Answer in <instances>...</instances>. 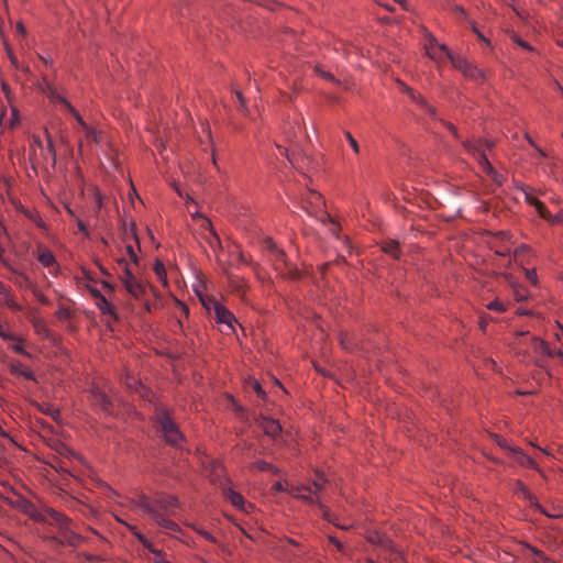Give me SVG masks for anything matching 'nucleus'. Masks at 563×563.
I'll return each instance as SVG.
<instances>
[{
  "label": "nucleus",
  "instance_id": "57",
  "mask_svg": "<svg viewBox=\"0 0 563 563\" xmlns=\"http://www.w3.org/2000/svg\"><path fill=\"white\" fill-rule=\"evenodd\" d=\"M77 225H78V229L84 232V233H88V229L86 227V224L81 221V220H77Z\"/></svg>",
  "mask_w": 563,
  "mask_h": 563
},
{
  "label": "nucleus",
  "instance_id": "10",
  "mask_svg": "<svg viewBox=\"0 0 563 563\" xmlns=\"http://www.w3.org/2000/svg\"><path fill=\"white\" fill-rule=\"evenodd\" d=\"M427 54L432 59H438L441 57V54L445 55L449 58V55H453L449 48L444 44H439L435 37L431 34L428 35V41L426 43Z\"/></svg>",
  "mask_w": 563,
  "mask_h": 563
},
{
  "label": "nucleus",
  "instance_id": "30",
  "mask_svg": "<svg viewBox=\"0 0 563 563\" xmlns=\"http://www.w3.org/2000/svg\"><path fill=\"white\" fill-rule=\"evenodd\" d=\"M518 486H519V490H521L523 493L525 497L531 503V505H533L538 509L542 510L541 506L538 504L536 498L528 492L526 486L520 482L518 483Z\"/></svg>",
  "mask_w": 563,
  "mask_h": 563
},
{
  "label": "nucleus",
  "instance_id": "34",
  "mask_svg": "<svg viewBox=\"0 0 563 563\" xmlns=\"http://www.w3.org/2000/svg\"><path fill=\"white\" fill-rule=\"evenodd\" d=\"M344 135H345L349 144L351 145L353 152L355 154H360V145H358L357 141L353 137V135L347 131L344 133Z\"/></svg>",
  "mask_w": 563,
  "mask_h": 563
},
{
  "label": "nucleus",
  "instance_id": "60",
  "mask_svg": "<svg viewBox=\"0 0 563 563\" xmlns=\"http://www.w3.org/2000/svg\"><path fill=\"white\" fill-rule=\"evenodd\" d=\"M33 145H36L37 147L43 150V144H42V141H41V139L38 136H34L33 137Z\"/></svg>",
  "mask_w": 563,
  "mask_h": 563
},
{
  "label": "nucleus",
  "instance_id": "9",
  "mask_svg": "<svg viewBox=\"0 0 563 563\" xmlns=\"http://www.w3.org/2000/svg\"><path fill=\"white\" fill-rule=\"evenodd\" d=\"M3 264L8 268V271L11 273L10 276H8V279L10 282H12L18 288H20V289L32 288V282L27 275H25L23 272L18 271L14 267H12L7 261H3Z\"/></svg>",
  "mask_w": 563,
  "mask_h": 563
},
{
  "label": "nucleus",
  "instance_id": "54",
  "mask_svg": "<svg viewBox=\"0 0 563 563\" xmlns=\"http://www.w3.org/2000/svg\"><path fill=\"white\" fill-rule=\"evenodd\" d=\"M329 540H330V542H331L333 545H335V547H336V549H338L339 551H342L343 545H342V543H341L336 538H334V537H330V538H329Z\"/></svg>",
  "mask_w": 563,
  "mask_h": 563
},
{
  "label": "nucleus",
  "instance_id": "21",
  "mask_svg": "<svg viewBox=\"0 0 563 563\" xmlns=\"http://www.w3.org/2000/svg\"><path fill=\"white\" fill-rule=\"evenodd\" d=\"M263 431L271 438H276L282 432V427L274 419H264L262 423Z\"/></svg>",
  "mask_w": 563,
  "mask_h": 563
},
{
  "label": "nucleus",
  "instance_id": "32",
  "mask_svg": "<svg viewBox=\"0 0 563 563\" xmlns=\"http://www.w3.org/2000/svg\"><path fill=\"white\" fill-rule=\"evenodd\" d=\"M514 296L517 301H526L529 294L523 287L519 286L514 289Z\"/></svg>",
  "mask_w": 563,
  "mask_h": 563
},
{
  "label": "nucleus",
  "instance_id": "43",
  "mask_svg": "<svg viewBox=\"0 0 563 563\" xmlns=\"http://www.w3.org/2000/svg\"><path fill=\"white\" fill-rule=\"evenodd\" d=\"M272 489H273L274 492H276V493H278V492H287V493H289V490H290V486H285L283 483H280V482H276V483L273 485Z\"/></svg>",
  "mask_w": 563,
  "mask_h": 563
},
{
  "label": "nucleus",
  "instance_id": "6",
  "mask_svg": "<svg viewBox=\"0 0 563 563\" xmlns=\"http://www.w3.org/2000/svg\"><path fill=\"white\" fill-rule=\"evenodd\" d=\"M449 59L452 66L460 70L465 78L476 82H484L486 80L485 71L466 58L459 55H449Z\"/></svg>",
  "mask_w": 563,
  "mask_h": 563
},
{
  "label": "nucleus",
  "instance_id": "4",
  "mask_svg": "<svg viewBox=\"0 0 563 563\" xmlns=\"http://www.w3.org/2000/svg\"><path fill=\"white\" fill-rule=\"evenodd\" d=\"M302 209L312 217L318 218L320 221H329L332 224V231L336 230V224L331 220L330 216L322 211L324 200L322 196L316 190H308L301 197Z\"/></svg>",
  "mask_w": 563,
  "mask_h": 563
},
{
  "label": "nucleus",
  "instance_id": "50",
  "mask_svg": "<svg viewBox=\"0 0 563 563\" xmlns=\"http://www.w3.org/2000/svg\"><path fill=\"white\" fill-rule=\"evenodd\" d=\"M496 442H497V444H498L500 448H503V449L507 450V451L510 453V448H512V446H511V445H509V444L507 443V441H506V440H504V439H501V438H498V437H497V438H496Z\"/></svg>",
  "mask_w": 563,
  "mask_h": 563
},
{
  "label": "nucleus",
  "instance_id": "42",
  "mask_svg": "<svg viewBox=\"0 0 563 563\" xmlns=\"http://www.w3.org/2000/svg\"><path fill=\"white\" fill-rule=\"evenodd\" d=\"M251 386H252L253 390L257 394V396H260V397L265 396V391L263 390L262 386L260 385V383L257 380H253L251 383Z\"/></svg>",
  "mask_w": 563,
  "mask_h": 563
},
{
  "label": "nucleus",
  "instance_id": "46",
  "mask_svg": "<svg viewBox=\"0 0 563 563\" xmlns=\"http://www.w3.org/2000/svg\"><path fill=\"white\" fill-rule=\"evenodd\" d=\"M200 300H201V302H202L203 307H205L207 310H209V311L213 310V307H212L211 301H218L217 299L211 298V297L200 298Z\"/></svg>",
  "mask_w": 563,
  "mask_h": 563
},
{
  "label": "nucleus",
  "instance_id": "62",
  "mask_svg": "<svg viewBox=\"0 0 563 563\" xmlns=\"http://www.w3.org/2000/svg\"><path fill=\"white\" fill-rule=\"evenodd\" d=\"M454 10H455L456 12L461 13L462 15H465V14H466L465 10H464L462 7H460V5H456V7L454 8Z\"/></svg>",
  "mask_w": 563,
  "mask_h": 563
},
{
  "label": "nucleus",
  "instance_id": "56",
  "mask_svg": "<svg viewBox=\"0 0 563 563\" xmlns=\"http://www.w3.org/2000/svg\"><path fill=\"white\" fill-rule=\"evenodd\" d=\"M16 32H18L19 34H21V35H25V34H26L25 26H24L21 22H19V23L16 24Z\"/></svg>",
  "mask_w": 563,
  "mask_h": 563
},
{
  "label": "nucleus",
  "instance_id": "15",
  "mask_svg": "<svg viewBox=\"0 0 563 563\" xmlns=\"http://www.w3.org/2000/svg\"><path fill=\"white\" fill-rule=\"evenodd\" d=\"M400 85H401L402 90L406 93H408V96L412 99V101H415L416 103H418L421 107H423L426 109V111L431 117L435 118V114H437L435 108H433L431 104H429L421 95L415 92L410 87L406 86L402 82Z\"/></svg>",
  "mask_w": 563,
  "mask_h": 563
},
{
  "label": "nucleus",
  "instance_id": "53",
  "mask_svg": "<svg viewBox=\"0 0 563 563\" xmlns=\"http://www.w3.org/2000/svg\"><path fill=\"white\" fill-rule=\"evenodd\" d=\"M265 246H266V249H267L271 253H272V252H274L276 249H278V247H277V245L274 243V241H273V240H271V239H267V240L265 241Z\"/></svg>",
  "mask_w": 563,
  "mask_h": 563
},
{
  "label": "nucleus",
  "instance_id": "2",
  "mask_svg": "<svg viewBox=\"0 0 563 563\" xmlns=\"http://www.w3.org/2000/svg\"><path fill=\"white\" fill-rule=\"evenodd\" d=\"M463 147L466 150L467 153L473 155L478 164L482 166L483 170L492 177V179L497 184H503V176L497 173V170L493 167V165L489 163L485 150L493 148L495 146V142L492 140H477V141H471L465 140L462 141Z\"/></svg>",
  "mask_w": 563,
  "mask_h": 563
},
{
  "label": "nucleus",
  "instance_id": "3",
  "mask_svg": "<svg viewBox=\"0 0 563 563\" xmlns=\"http://www.w3.org/2000/svg\"><path fill=\"white\" fill-rule=\"evenodd\" d=\"M155 421L159 433L164 437L167 443L175 446L180 444L184 440L183 433L179 431L167 409L157 408Z\"/></svg>",
  "mask_w": 563,
  "mask_h": 563
},
{
  "label": "nucleus",
  "instance_id": "8",
  "mask_svg": "<svg viewBox=\"0 0 563 563\" xmlns=\"http://www.w3.org/2000/svg\"><path fill=\"white\" fill-rule=\"evenodd\" d=\"M121 280L126 291L134 298H140L144 294V285L135 278L128 267L124 268V275L121 277Z\"/></svg>",
  "mask_w": 563,
  "mask_h": 563
},
{
  "label": "nucleus",
  "instance_id": "45",
  "mask_svg": "<svg viewBox=\"0 0 563 563\" xmlns=\"http://www.w3.org/2000/svg\"><path fill=\"white\" fill-rule=\"evenodd\" d=\"M33 294H34V296L36 297V299H37L41 303H43V305H49V300H48V298H47L46 296H44L41 291H38V290L34 289V290H33Z\"/></svg>",
  "mask_w": 563,
  "mask_h": 563
},
{
  "label": "nucleus",
  "instance_id": "40",
  "mask_svg": "<svg viewBox=\"0 0 563 563\" xmlns=\"http://www.w3.org/2000/svg\"><path fill=\"white\" fill-rule=\"evenodd\" d=\"M525 273H526V277L527 279L532 283V284H537L538 282V276H537V272L536 269H525Z\"/></svg>",
  "mask_w": 563,
  "mask_h": 563
},
{
  "label": "nucleus",
  "instance_id": "59",
  "mask_svg": "<svg viewBox=\"0 0 563 563\" xmlns=\"http://www.w3.org/2000/svg\"><path fill=\"white\" fill-rule=\"evenodd\" d=\"M197 531H198V532H199L203 538H206L207 540L213 541V538H212V536H211L209 532L203 531V530H198V529H197Z\"/></svg>",
  "mask_w": 563,
  "mask_h": 563
},
{
  "label": "nucleus",
  "instance_id": "49",
  "mask_svg": "<svg viewBox=\"0 0 563 563\" xmlns=\"http://www.w3.org/2000/svg\"><path fill=\"white\" fill-rule=\"evenodd\" d=\"M205 222H206V223L203 224V228L209 229V230H210V233H211V234H212V236H213V239H214L217 242H220V239H219L218 234L216 233V231L213 230L211 222H210L208 219H206V221H205Z\"/></svg>",
  "mask_w": 563,
  "mask_h": 563
},
{
  "label": "nucleus",
  "instance_id": "48",
  "mask_svg": "<svg viewBox=\"0 0 563 563\" xmlns=\"http://www.w3.org/2000/svg\"><path fill=\"white\" fill-rule=\"evenodd\" d=\"M472 31L477 35V37L483 41L485 44L487 45H490V41L488 38H486L481 32L475 26V24H472L471 26Z\"/></svg>",
  "mask_w": 563,
  "mask_h": 563
},
{
  "label": "nucleus",
  "instance_id": "17",
  "mask_svg": "<svg viewBox=\"0 0 563 563\" xmlns=\"http://www.w3.org/2000/svg\"><path fill=\"white\" fill-rule=\"evenodd\" d=\"M327 483L328 479L324 477V475L322 473L317 472L316 478L312 481L311 484H309L311 486V493H313V495L317 497L318 506L321 509L324 508V505L321 501L320 494L325 488Z\"/></svg>",
  "mask_w": 563,
  "mask_h": 563
},
{
  "label": "nucleus",
  "instance_id": "16",
  "mask_svg": "<svg viewBox=\"0 0 563 563\" xmlns=\"http://www.w3.org/2000/svg\"><path fill=\"white\" fill-rule=\"evenodd\" d=\"M130 531L137 538V540L147 548L151 552L155 554L154 561L155 563H168V561L165 559V556L157 550L152 548V543L141 533L136 531V528L134 526L126 525Z\"/></svg>",
  "mask_w": 563,
  "mask_h": 563
},
{
  "label": "nucleus",
  "instance_id": "29",
  "mask_svg": "<svg viewBox=\"0 0 563 563\" xmlns=\"http://www.w3.org/2000/svg\"><path fill=\"white\" fill-rule=\"evenodd\" d=\"M154 272L159 280H162L165 285L167 284L166 280V271L165 266L161 261H156L154 265Z\"/></svg>",
  "mask_w": 563,
  "mask_h": 563
},
{
  "label": "nucleus",
  "instance_id": "36",
  "mask_svg": "<svg viewBox=\"0 0 563 563\" xmlns=\"http://www.w3.org/2000/svg\"><path fill=\"white\" fill-rule=\"evenodd\" d=\"M487 308L489 310H495V311H499V312H504L506 310L505 305L501 301L497 300V299L492 301V302H489L487 305Z\"/></svg>",
  "mask_w": 563,
  "mask_h": 563
},
{
  "label": "nucleus",
  "instance_id": "19",
  "mask_svg": "<svg viewBox=\"0 0 563 563\" xmlns=\"http://www.w3.org/2000/svg\"><path fill=\"white\" fill-rule=\"evenodd\" d=\"M510 454L519 465L537 468L534 461L526 455L519 448H510Z\"/></svg>",
  "mask_w": 563,
  "mask_h": 563
},
{
  "label": "nucleus",
  "instance_id": "22",
  "mask_svg": "<svg viewBox=\"0 0 563 563\" xmlns=\"http://www.w3.org/2000/svg\"><path fill=\"white\" fill-rule=\"evenodd\" d=\"M223 494L225 496V498L236 508L239 509H244V506H245V500L243 498V496L233 490L232 488H225L223 490Z\"/></svg>",
  "mask_w": 563,
  "mask_h": 563
},
{
  "label": "nucleus",
  "instance_id": "61",
  "mask_svg": "<svg viewBox=\"0 0 563 563\" xmlns=\"http://www.w3.org/2000/svg\"><path fill=\"white\" fill-rule=\"evenodd\" d=\"M397 3H399L404 9H408L407 0H395Z\"/></svg>",
  "mask_w": 563,
  "mask_h": 563
},
{
  "label": "nucleus",
  "instance_id": "13",
  "mask_svg": "<svg viewBox=\"0 0 563 563\" xmlns=\"http://www.w3.org/2000/svg\"><path fill=\"white\" fill-rule=\"evenodd\" d=\"M37 261L47 268H51V273L56 274L58 269V264L56 262L55 255L46 247L40 246L37 253Z\"/></svg>",
  "mask_w": 563,
  "mask_h": 563
},
{
  "label": "nucleus",
  "instance_id": "5",
  "mask_svg": "<svg viewBox=\"0 0 563 563\" xmlns=\"http://www.w3.org/2000/svg\"><path fill=\"white\" fill-rule=\"evenodd\" d=\"M45 511L52 523L58 527L62 537L68 544L76 547L80 543L81 537L75 531V526L70 519L53 508H47Z\"/></svg>",
  "mask_w": 563,
  "mask_h": 563
},
{
  "label": "nucleus",
  "instance_id": "37",
  "mask_svg": "<svg viewBox=\"0 0 563 563\" xmlns=\"http://www.w3.org/2000/svg\"><path fill=\"white\" fill-rule=\"evenodd\" d=\"M273 260L277 263L284 264L286 255L283 250L276 249L274 252H272Z\"/></svg>",
  "mask_w": 563,
  "mask_h": 563
},
{
  "label": "nucleus",
  "instance_id": "64",
  "mask_svg": "<svg viewBox=\"0 0 563 563\" xmlns=\"http://www.w3.org/2000/svg\"><path fill=\"white\" fill-rule=\"evenodd\" d=\"M526 250V246L521 245L520 247H518L516 250V254H518L519 252H523Z\"/></svg>",
  "mask_w": 563,
  "mask_h": 563
},
{
  "label": "nucleus",
  "instance_id": "38",
  "mask_svg": "<svg viewBox=\"0 0 563 563\" xmlns=\"http://www.w3.org/2000/svg\"><path fill=\"white\" fill-rule=\"evenodd\" d=\"M525 139L528 141V143H529L533 148H536V150H537V152H538V154H539V156H540V157H542V158L547 157L545 152H544L542 148H540V147L534 143V141L531 139V136H530L528 133H526V134H525Z\"/></svg>",
  "mask_w": 563,
  "mask_h": 563
},
{
  "label": "nucleus",
  "instance_id": "12",
  "mask_svg": "<svg viewBox=\"0 0 563 563\" xmlns=\"http://www.w3.org/2000/svg\"><path fill=\"white\" fill-rule=\"evenodd\" d=\"M289 494L296 498H299L301 500H305L309 504H317L318 500L317 497L311 493V486L310 485H291Z\"/></svg>",
  "mask_w": 563,
  "mask_h": 563
},
{
  "label": "nucleus",
  "instance_id": "52",
  "mask_svg": "<svg viewBox=\"0 0 563 563\" xmlns=\"http://www.w3.org/2000/svg\"><path fill=\"white\" fill-rule=\"evenodd\" d=\"M126 251H128V253H129V255H130V258H131L134 263H137L139 258H137V256H136V253H135V251H134L133 246H132V245H128V246H126Z\"/></svg>",
  "mask_w": 563,
  "mask_h": 563
},
{
  "label": "nucleus",
  "instance_id": "18",
  "mask_svg": "<svg viewBox=\"0 0 563 563\" xmlns=\"http://www.w3.org/2000/svg\"><path fill=\"white\" fill-rule=\"evenodd\" d=\"M76 121L78 122L79 126L81 128V130L84 131L85 133V137L88 142H95V143H98L99 142V134L98 132L90 128L85 121L84 119L81 118V115L79 114V112L76 110L75 113L71 114Z\"/></svg>",
  "mask_w": 563,
  "mask_h": 563
},
{
  "label": "nucleus",
  "instance_id": "25",
  "mask_svg": "<svg viewBox=\"0 0 563 563\" xmlns=\"http://www.w3.org/2000/svg\"><path fill=\"white\" fill-rule=\"evenodd\" d=\"M382 250L395 258L399 257V243L397 241L390 240L384 242Z\"/></svg>",
  "mask_w": 563,
  "mask_h": 563
},
{
  "label": "nucleus",
  "instance_id": "14",
  "mask_svg": "<svg viewBox=\"0 0 563 563\" xmlns=\"http://www.w3.org/2000/svg\"><path fill=\"white\" fill-rule=\"evenodd\" d=\"M0 297L3 300L4 305L13 310L21 311L22 306L16 301L14 295L12 294L10 287L0 282Z\"/></svg>",
  "mask_w": 563,
  "mask_h": 563
},
{
  "label": "nucleus",
  "instance_id": "58",
  "mask_svg": "<svg viewBox=\"0 0 563 563\" xmlns=\"http://www.w3.org/2000/svg\"><path fill=\"white\" fill-rule=\"evenodd\" d=\"M496 253L498 255H501V256H506L510 253V249L509 247H503L501 250H497Z\"/></svg>",
  "mask_w": 563,
  "mask_h": 563
},
{
  "label": "nucleus",
  "instance_id": "39",
  "mask_svg": "<svg viewBox=\"0 0 563 563\" xmlns=\"http://www.w3.org/2000/svg\"><path fill=\"white\" fill-rule=\"evenodd\" d=\"M47 153L52 156V159H53V163H55V158H56V152H55V147H54V144H53V141L49 136V134H47Z\"/></svg>",
  "mask_w": 563,
  "mask_h": 563
},
{
  "label": "nucleus",
  "instance_id": "24",
  "mask_svg": "<svg viewBox=\"0 0 563 563\" xmlns=\"http://www.w3.org/2000/svg\"><path fill=\"white\" fill-rule=\"evenodd\" d=\"M93 401L97 406H99L103 411L109 412L111 408V401L109 397L101 390L93 391Z\"/></svg>",
  "mask_w": 563,
  "mask_h": 563
},
{
  "label": "nucleus",
  "instance_id": "28",
  "mask_svg": "<svg viewBox=\"0 0 563 563\" xmlns=\"http://www.w3.org/2000/svg\"><path fill=\"white\" fill-rule=\"evenodd\" d=\"M528 550L532 553L536 563H550L549 558L540 550L529 545Z\"/></svg>",
  "mask_w": 563,
  "mask_h": 563
},
{
  "label": "nucleus",
  "instance_id": "41",
  "mask_svg": "<svg viewBox=\"0 0 563 563\" xmlns=\"http://www.w3.org/2000/svg\"><path fill=\"white\" fill-rule=\"evenodd\" d=\"M444 126L452 133L455 140L460 141V134L457 129L450 122L443 121Z\"/></svg>",
  "mask_w": 563,
  "mask_h": 563
},
{
  "label": "nucleus",
  "instance_id": "7",
  "mask_svg": "<svg viewBox=\"0 0 563 563\" xmlns=\"http://www.w3.org/2000/svg\"><path fill=\"white\" fill-rule=\"evenodd\" d=\"M42 91L52 102L60 103L70 114L75 113L76 109L60 95L55 85L45 80Z\"/></svg>",
  "mask_w": 563,
  "mask_h": 563
},
{
  "label": "nucleus",
  "instance_id": "20",
  "mask_svg": "<svg viewBox=\"0 0 563 563\" xmlns=\"http://www.w3.org/2000/svg\"><path fill=\"white\" fill-rule=\"evenodd\" d=\"M10 372L13 375L22 376V377H24L25 379H29V380H34L35 379L33 372L30 368L25 367L19 361L11 363Z\"/></svg>",
  "mask_w": 563,
  "mask_h": 563
},
{
  "label": "nucleus",
  "instance_id": "55",
  "mask_svg": "<svg viewBox=\"0 0 563 563\" xmlns=\"http://www.w3.org/2000/svg\"><path fill=\"white\" fill-rule=\"evenodd\" d=\"M9 54V58H10V62L11 64L15 67V68H19V64H18V59L16 57L13 55V53L11 51L8 52Z\"/></svg>",
  "mask_w": 563,
  "mask_h": 563
},
{
  "label": "nucleus",
  "instance_id": "35",
  "mask_svg": "<svg viewBox=\"0 0 563 563\" xmlns=\"http://www.w3.org/2000/svg\"><path fill=\"white\" fill-rule=\"evenodd\" d=\"M13 343L11 345L12 350L19 354H22V355H27V353L25 352L23 345H22V342L15 336V340H11Z\"/></svg>",
  "mask_w": 563,
  "mask_h": 563
},
{
  "label": "nucleus",
  "instance_id": "51",
  "mask_svg": "<svg viewBox=\"0 0 563 563\" xmlns=\"http://www.w3.org/2000/svg\"><path fill=\"white\" fill-rule=\"evenodd\" d=\"M515 42L521 46L522 48L525 49H528V51H532V47L530 46V44L523 40H521L520 37H516L515 38Z\"/></svg>",
  "mask_w": 563,
  "mask_h": 563
},
{
  "label": "nucleus",
  "instance_id": "26",
  "mask_svg": "<svg viewBox=\"0 0 563 563\" xmlns=\"http://www.w3.org/2000/svg\"><path fill=\"white\" fill-rule=\"evenodd\" d=\"M533 345L536 350L541 351L548 356H553L555 354V352L549 347L548 343L541 339H533Z\"/></svg>",
  "mask_w": 563,
  "mask_h": 563
},
{
  "label": "nucleus",
  "instance_id": "44",
  "mask_svg": "<svg viewBox=\"0 0 563 563\" xmlns=\"http://www.w3.org/2000/svg\"><path fill=\"white\" fill-rule=\"evenodd\" d=\"M0 338H2L5 341L15 340V335L4 330L2 324H0Z\"/></svg>",
  "mask_w": 563,
  "mask_h": 563
},
{
  "label": "nucleus",
  "instance_id": "63",
  "mask_svg": "<svg viewBox=\"0 0 563 563\" xmlns=\"http://www.w3.org/2000/svg\"><path fill=\"white\" fill-rule=\"evenodd\" d=\"M2 89L3 91L8 95L9 93V88H8V85L5 82L2 84Z\"/></svg>",
  "mask_w": 563,
  "mask_h": 563
},
{
  "label": "nucleus",
  "instance_id": "27",
  "mask_svg": "<svg viewBox=\"0 0 563 563\" xmlns=\"http://www.w3.org/2000/svg\"><path fill=\"white\" fill-rule=\"evenodd\" d=\"M98 308L102 313H109L114 316L113 309L111 303L101 295L98 296Z\"/></svg>",
  "mask_w": 563,
  "mask_h": 563
},
{
  "label": "nucleus",
  "instance_id": "33",
  "mask_svg": "<svg viewBox=\"0 0 563 563\" xmlns=\"http://www.w3.org/2000/svg\"><path fill=\"white\" fill-rule=\"evenodd\" d=\"M314 70L324 79L340 84V81L329 71L323 70L320 66H316Z\"/></svg>",
  "mask_w": 563,
  "mask_h": 563
},
{
  "label": "nucleus",
  "instance_id": "31",
  "mask_svg": "<svg viewBox=\"0 0 563 563\" xmlns=\"http://www.w3.org/2000/svg\"><path fill=\"white\" fill-rule=\"evenodd\" d=\"M254 466L256 468H258L260 471H271L273 472L274 474H277L279 472L278 468H276L275 466H273L272 464L265 462V461H258L254 464Z\"/></svg>",
  "mask_w": 563,
  "mask_h": 563
},
{
  "label": "nucleus",
  "instance_id": "11",
  "mask_svg": "<svg viewBox=\"0 0 563 563\" xmlns=\"http://www.w3.org/2000/svg\"><path fill=\"white\" fill-rule=\"evenodd\" d=\"M213 307V312L217 319V322L223 323L228 325V328L233 329L234 322H236V319L234 316L219 301H211Z\"/></svg>",
  "mask_w": 563,
  "mask_h": 563
},
{
  "label": "nucleus",
  "instance_id": "1",
  "mask_svg": "<svg viewBox=\"0 0 563 563\" xmlns=\"http://www.w3.org/2000/svg\"><path fill=\"white\" fill-rule=\"evenodd\" d=\"M130 503L132 508L146 515L151 520L165 530L169 534H175L179 531V527L176 522L168 519L169 516H174L178 508V500L174 496L159 494L152 500L148 496L141 492H136L131 498Z\"/></svg>",
  "mask_w": 563,
  "mask_h": 563
},
{
  "label": "nucleus",
  "instance_id": "47",
  "mask_svg": "<svg viewBox=\"0 0 563 563\" xmlns=\"http://www.w3.org/2000/svg\"><path fill=\"white\" fill-rule=\"evenodd\" d=\"M56 317L60 320L68 319L70 317V311L67 308H60L56 312Z\"/></svg>",
  "mask_w": 563,
  "mask_h": 563
},
{
  "label": "nucleus",
  "instance_id": "23",
  "mask_svg": "<svg viewBox=\"0 0 563 563\" xmlns=\"http://www.w3.org/2000/svg\"><path fill=\"white\" fill-rule=\"evenodd\" d=\"M525 196H526V201L536 208L537 212L539 213V216L541 218L549 219L550 212L548 211L545 206L540 200H538L537 198L531 196L528 191H525Z\"/></svg>",
  "mask_w": 563,
  "mask_h": 563
}]
</instances>
